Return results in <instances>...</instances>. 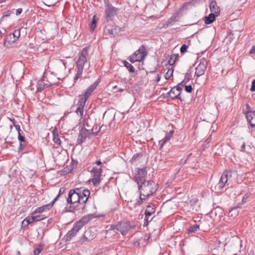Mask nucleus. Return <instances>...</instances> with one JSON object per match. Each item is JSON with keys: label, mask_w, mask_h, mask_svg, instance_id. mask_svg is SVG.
Instances as JSON below:
<instances>
[{"label": "nucleus", "mask_w": 255, "mask_h": 255, "mask_svg": "<svg viewBox=\"0 0 255 255\" xmlns=\"http://www.w3.org/2000/svg\"><path fill=\"white\" fill-rule=\"evenodd\" d=\"M88 47H86L79 53V58L76 62V69L77 73L74 78V83L81 77L85 63L87 61V57L88 55Z\"/></svg>", "instance_id": "obj_1"}, {"label": "nucleus", "mask_w": 255, "mask_h": 255, "mask_svg": "<svg viewBox=\"0 0 255 255\" xmlns=\"http://www.w3.org/2000/svg\"><path fill=\"white\" fill-rule=\"evenodd\" d=\"M139 194L149 197L157 190V184L152 180H147L138 185Z\"/></svg>", "instance_id": "obj_2"}, {"label": "nucleus", "mask_w": 255, "mask_h": 255, "mask_svg": "<svg viewBox=\"0 0 255 255\" xmlns=\"http://www.w3.org/2000/svg\"><path fill=\"white\" fill-rule=\"evenodd\" d=\"M92 219V215H88L83 217L78 221L76 222L74 224L73 228L67 234L66 236V240H71L77 234V232Z\"/></svg>", "instance_id": "obj_3"}, {"label": "nucleus", "mask_w": 255, "mask_h": 255, "mask_svg": "<svg viewBox=\"0 0 255 255\" xmlns=\"http://www.w3.org/2000/svg\"><path fill=\"white\" fill-rule=\"evenodd\" d=\"M78 191H79V190L78 189H76V188L74 189L70 190L67 198V202L68 204H77V205L69 207V211L72 212H75L76 210H81V209H79L81 202Z\"/></svg>", "instance_id": "obj_4"}, {"label": "nucleus", "mask_w": 255, "mask_h": 255, "mask_svg": "<svg viewBox=\"0 0 255 255\" xmlns=\"http://www.w3.org/2000/svg\"><path fill=\"white\" fill-rule=\"evenodd\" d=\"M147 54L145 46L142 45L138 50L129 56L128 59L132 63L137 61L140 62L144 60Z\"/></svg>", "instance_id": "obj_5"}, {"label": "nucleus", "mask_w": 255, "mask_h": 255, "mask_svg": "<svg viewBox=\"0 0 255 255\" xmlns=\"http://www.w3.org/2000/svg\"><path fill=\"white\" fill-rule=\"evenodd\" d=\"M76 189H78L79 190L78 193L81 202L79 209H81V211L82 212H85L86 208V203L89 198L90 191L87 189L82 188H76Z\"/></svg>", "instance_id": "obj_6"}, {"label": "nucleus", "mask_w": 255, "mask_h": 255, "mask_svg": "<svg viewBox=\"0 0 255 255\" xmlns=\"http://www.w3.org/2000/svg\"><path fill=\"white\" fill-rule=\"evenodd\" d=\"M105 19L107 21L112 20L117 14L119 9L111 4L108 0L105 1Z\"/></svg>", "instance_id": "obj_7"}, {"label": "nucleus", "mask_w": 255, "mask_h": 255, "mask_svg": "<svg viewBox=\"0 0 255 255\" xmlns=\"http://www.w3.org/2000/svg\"><path fill=\"white\" fill-rule=\"evenodd\" d=\"M121 30V28L117 25H108L104 29V35L111 37L117 35Z\"/></svg>", "instance_id": "obj_8"}, {"label": "nucleus", "mask_w": 255, "mask_h": 255, "mask_svg": "<svg viewBox=\"0 0 255 255\" xmlns=\"http://www.w3.org/2000/svg\"><path fill=\"white\" fill-rule=\"evenodd\" d=\"M228 180V173H223L220 179L219 182L214 187V189H212V190L216 193L221 192L222 189L225 185V184L227 183ZM212 188H213V187H212Z\"/></svg>", "instance_id": "obj_9"}, {"label": "nucleus", "mask_w": 255, "mask_h": 255, "mask_svg": "<svg viewBox=\"0 0 255 255\" xmlns=\"http://www.w3.org/2000/svg\"><path fill=\"white\" fill-rule=\"evenodd\" d=\"M117 231L120 232L122 235H126L131 227L129 222H119L117 224Z\"/></svg>", "instance_id": "obj_10"}, {"label": "nucleus", "mask_w": 255, "mask_h": 255, "mask_svg": "<svg viewBox=\"0 0 255 255\" xmlns=\"http://www.w3.org/2000/svg\"><path fill=\"white\" fill-rule=\"evenodd\" d=\"M207 62L206 59L204 58H202L199 64L196 68L195 75L197 78L204 74L207 68Z\"/></svg>", "instance_id": "obj_11"}, {"label": "nucleus", "mask_w": 255, "mask_h": 255, "mask_svg": "<svg viewBox=\"0 0 255 255\" xmlns=\"http://www.w3.org/2000/svg\"><path fill=\"white\" fill-rule=\"evenodd\" d=\"M58 200V197H56L49 204L42 206L37 208L34 211H33L31 215H34L37 213H42L44 212L49 211L53 207L55 202Z\"/></svg>", "instance_id": "obj_12"}, {"label": "nucleus", "mask_w": 255, "mask_h": 255, "mask_svg": "<svg viewBox=\"0 0 255 255\" xmlns=\"http://www.w3.org/2000/svg\"><path fill=\"white\" fill-rule=\"evenodd\" d=\"M45 218L46 217L44 215L28 216L22 222V224L23 226H27L31 223L38 222Z\"/></svg>", "instance_id": "obj_13"}, {"label": "nucleus", "mask_w": 255, "mask_h": 255, "mask_svg": "<svg viewBox=\"0 0 255 255\" xmlns=\"http://www.w3.org/2000/svg\"><path fill=\"white\" fill-rule=\"evenodd\" d=\"M146 175L147 171L145 168L138 169V172L134 177L138 185H140L141 183L146 181L145 180Z\"/></svg>", "instance_id": "obj_14"}, {"label": "nucleus", "mask_w": 255, "mask_h": 255, "mask_svg": "<svg viewBox=\"0 0 255 255\" xmlns=\"http://www.w3.org/2000/svg\"><path fill=\"white\" fill-rule=\"evenodd\" d=\"M93 173V177L92 179V181L94 185L99 184L101 180V176L102 169L98 168L97 167H93L91 171Z\"/></svg>", "instance_id": "obj_15"}, {"label": "nucleus", "mask_w": 255, "mask_h": 255, "mask_svg": "<svg viewBox=\"0 0 255 255\" xmlns=\"http://www.w3.org/2000/svg\"><path fill=\"white\" fill-rule=\"evenodd\" d=\"M90 134L89 130L85 128H82L80 130L77 139V143L79 144H82L86 140V138Z\"/></svg>", "instance_id": "obj_16"}, {"label": "nucleus", "mask_w": 255, "mask_h": 255, "mask_svg": "<svg viewBox=\"0 0 255 255\" xmlns=\"http://www.w3.org/2000/svg\"><path fill=\"white\" fill-rule=\"evenodd\" d=\"M99 84V81L97 80L92 85L89 87L81 95L87 99H88L92 95L94 91L97 88Z\"/></svg>", "instance_id": "obj_17"}, {"label": "nucleus", "mask_w": 255, "mask_h": 255, "mask_svg": "<svg viewBox=\"0 0 255 255\" xmlns=\"http://www.w3.org/2000/svg\"><path fill=\"white\" fill-rule=\"evenodd\" d=\"M246 118L252 128L255 127V111H247L246 113Z\"/></svg>", "instance_id": "obj_18"}, {"label": "nucleus", "mask_w": 255, "mask_h": 255, "mask_svg": "<svg viewBox=\"0 0 255 255\" xmlns=\"http://www.w3.org/2000/svg\"><path fill=\"white\" fill-rule=\"evenodd\" d=\"M18 140L19 141V145L18 147V151H22L27 145V142L25 137L23 133L18 134Z\"/></svg>", "instance_id": "obj_19"}, {"label": "nucleus", "mask_w": 255, "mask_h": 255, "mask_svg": "<svg viewBox=\"0 0 255 255\" xmlns=\"http://www.w3.org/2000/svg\"><path fill=\"white\" fill-rule=\"evenodd\" d=\"M210 9L211 13H214L218 16L220 13V8L218 6L217 2L215 0H212L210 4Z\"/></svg>", "instance_id": "obj_20"}, {"label": "nucleus", "mask_w": 255, "mask_h": 255, "mask_svg": "<svg viewBox=\"0 0 255 255\" xmlns=\"http://www.w3.org/2000/svg\"><path fill=\"white\" fill-rule=\"evenodd\" d=\"M174 131L173 130H170L169 132H168L164 138L162 140L159 141V144L160 145V149H161L163 146L164 144L169 141L171 137L172 136Z\"/></svg>", "instance_id": "obj_21"}, {"label": "nucleus", "mask_w": 255, "mask_h": 255, "mask_svg": "<svg viewBox=\"0 0 255 255\" xmlns=\"http://www.w3.org/2000/svg\"><path fill=\"white\" fill-rule=\"evenodd\" d=\"M181 16L182 15L180 11H177L168 19V22L172 25L173 22L178 21Z\"/></svg>", "instance_id": "obj_22"}, {"label": "nucleus", "mask_w": 255, "mask_h": 255, "mask_svg": "<svg viewBox=\"0 0 255 255\" xmlns=\"http://www.w3.org/2000/svg\"><path fill=\"white\" fill-rule=\"evenodd\" d=\"M216 15L214 13H210L208 16L205 17L204 21L206 24L213 23L216 19Z\"/></svg>", "instance_id": "obj_23"}, {"label": "nucleus", "mask_w": 255, "mask_h": 255, "mask_svg": "<svg viewBox=\"0 0 255 255\" xmlns=\"http://www.w3.org/2000/svg\"><path fill=\"white\" fill-rule=\"evenodd\" d=\"M241 207L239 206L233 207L229 211V216L232 217H236L239 214V209Z\"/></svg>", "instance_id": "obj_24"}, {"label": "nucleus", "mask_w": 255, "mask_h": 255, "mask_svg": "<svg viewBox=\"0 0 255 255\" xmlns=\"http://www.w3.org/2000/svg\"><path fill=\"white\" fill-rule=\"evenodd\" d=\"M175 90V88H172L170 90L171 94V99L174 100L175 99H177L182 100V98L180 95V92L179 93H177Z\"/></svg>", "instance_id": "obj_25"}, {"label": "nucleus", "mask_w": 255, "mask_h": 255, "mask_svg": "<svg viewBox=\"0 0 255 255\" xmlns=\"http://www.w3.org/2000/svg\"><path fill=\"white\" fill-rule=\"evenodd\" d=\"M155 208L151 206L150 205H148L146 207V209L145 211V216H150L155 212Z\"/></svg>", "instance_id": "obj_26"}, {"label": "nucleus", "mask_w": 255, "mask_h": 255, "mask_svg": "<svg viewBox=\"0 0 255 255\" xmlns=\"http://www.w3.org/2000/svg\"><path fill=\"white\" fill-rule=\"evenodd\" d=\"M200 225L195 224L190 226L187 230V233L190 234L195 233L197 230H199Z\"/></svg>", "instance_id": "obj_27"}, {"label": "nucleus", "mask_w": 255, "mask_h": 255, "mask_svg": "<svg viewBox=\"0 0 255 255\" xmlns=\"http://www.w3.org/2000/svg\"><path fill=\"white\" fill-rule=\"evenodd\" d=\"M123 63L124 66L128 69L130 72L134 73L135 72V69L133 66L128 61H124Z\"/></svg>", "instance_id": "obj_28"}, {"label": "nucleus", "mask_w": 255, "mask_h": 255, "mask_svg": "<svg viewBox=\"0 0 255 255\" xmlns=\"http://www.w3.org/2000/svg\"><path fill=\"white\" fill-rule=\"evenodd\" d=\"M178 54H172L170 56V58L168 61V64L170 65V66L173 65L175 63L176 59L178 58Z\"/></svg>", "instance_id": "obj_29"}, {"label": "nucleus", "mask_w": 255, "mask_h": 255, "mask_svg": "<svg viewBox=\"0 0 255 255\" xmlns=\"http://www.w3.org/2000/svg\"><path fill=\"white\" fill-rule=\"evenodd\" d=\"M79 97L80 98L78 101V106H80V107H85L86 102L88 99L82 96L81 95H80Z\"/></svg>", "instance_id": "obj_30"}, {"label": "nucleus", "mask_w": 255, "mask_h": 255, "mask_svg": "<svg viewBox=\"0 0 255 255\" xmlns=\"http://www.w3.org/2000/svg\"><path fill=\"white\" fill-rule=\"evenodd\" d=\"M96 15H95L93 16L92 21L90 23V28L91 31H94L95 28L97 26V19H96Z\"/></svg>", "instance_id": "obj_31"}, {"label": "nucleus", "mask_w": 255, "mask_h": 255, "mask_svg": "<svg viewBox=\"0 0 255 255\" xmlns=\"http://www.w3.org/2000/svg\"><path fill=\"white\" fill-rule=\"evenodd\" d=\"M89 234V232H85V233H84V235H83V236L81 238V239L80 240V241H79V243H80V244H83L87 241H88L90 240L89 239H88V238L87 237V235Z\"/></svg>", "instance_id": "obj_32"}, {"label": "nucleus", "mask_w": 255, "mask_h": 255, "mask_svg": "<svg viewBox=\"0 0 255 255\" xmlns=\"http://www.w3.org/2000/svg\"><path fill=\"white\" fill-rule=\"evenodd\" d=\"M143 195L139 194V198L138 201L135 203V206H139L142 204L143 201H145L148 197H145V198H142Z\"/></svg>", "instance_id": "obj_33"}, {"label": "nucleus", "mask_w": 255, "mask_h": 255, "mask_svg": "<svg viewBox=\"0 0 255 255\" xmlns=\"http://www.w3.org/2000/svg\"><path fill=\"white\" fill-rule=\"evenodd\" d=\"M173 69L172 67L171 69H169L168 71L166 73L165 75V78L166 79H169L170 77L173 75Z\"/></svg>", "instance_id": "obj_34"}, {"label": "nucleus", "mask_w": 255, "mask_h": 255, "mask_svg": "<svg viewBox=\"0 0 255 255\" xmlns=\"http://www.w3.org/2000/svg\"><path fill=\"white\" fill-rule=\"evenodd\" d=\"M53 141L56 143L57 144L58 146H61V139L59 137V135H57V136H53Z\"/></svg>", "instance_id": "obj_35"}, {"label": "nucleus", "mask_w": 255, "mask_h": 255, "mask_svg": "<svg viewBox=\"0 0 255 255\" xmlns=\"http://www.w3.org/2000/svg\"><path fill=\"white\" fill-rule=\"evenodd\" d=\"M78 106V107L77 108L76 112L77 113V114H80V116L82 118L83 116L84 107H80V106Z\"/></svg>", "instance_id": "obj_36"}, {"label": "nucleus", "mask_w": 255, "mask_h": 255, "mask_svg": "<svg viewBox=\"0 0 255 255\" xmlns=\"http://www.w3.org/2000/svg\"><path fill=\"white\" fill-rule=\"evenodd\" d=\"M73 167H72L71 165H70L69 167H68V166H67L66 167L64 168L63 172L65 174L70 173L73 170Z\"/></svg>", "instance_id": "obj_37"}, {"label": "nucleus", "mask_w": 255, "mask_h": 255, "mask_svg": "<svg viewBox=\"0 0 255 255\" xmlns=\"http://www.w3.org/2000/svg\"><path fill=\"white\" fill-rule=\"evenodd\" d=\"M150 216H145L143 226H147L148 223L152 220V218H150Z\"/></svg>", "instance_id": "obj_38"}, {"label": "nucleus", "mask_w": 255, "mask_h": 255, "mask_svg": "<svg viewBox=\"0 0 255 255\" xmlns=\"http://www.w3.org/2000/svg\"><path fill=\"white\" fill-rule=\"evenodd\" d=\"M13 37L15 38V39H17L20 36V30L19 29H16L14 31V32L12 33Z\"/></svg>", "instance_id": "obj_39"}, {"label": "nucleus", "mask_w": 255, "mask_h": 255, "mask_svg": "<svg viewBox=\"0 0 255 255\" xmlns=\"http://www.w3.org/2000/svg\"><path fill=\"white\" fill-rule=\"evenodd\" d=\"M45 86L46 87H48V86H47L46 84H39L37 87V92H41L42 90L44 89Z\"/></svg>", "instance_id": "obj_40"}, {"label": "nucleus", "mask_w": 255, "mask_h": 255, "mask_svg": "<svg viewBox=\"0 0 255 255\" xmlns=\"http://www.w3.org/2000/svg\"><path fill=\"white\" fill-rule=\"evenodd\" d=\"M183 86H181V85H179V83L176 85V86H174L173 87V88H175V90L177 92V93L180 92V94H181V91L182 90Z\"/></svg>", "instance_id": "obj_41"}, {"label": "nucleus", "mask_w": 255, "mask_h": 255, "mask_svg": "<svg viewBox=\"0 0 255 255\" xmlns=\"http://www.w3.org/2000/svg\"><path fill=\"white\" fill-rule=\"evenodd\" d=\"M188 46L186 44H183L181 46L180 51L181 53H185L187 49Z\"/></svg>", "instance_id": "obj_42"}, {"label": "nucleus", "mask_w": 255, "mask_h": 255, "mask_svg": "<svg viewBox=\"0 0 255 255\" xmlns=\"http://www.w3.org/2000/svg\"><path fill=\"white\" fill-rule=\"evenodd\" d=\"M190 80L189 78H185L181 82L179 83V85H181V86H186L185 84Z\"/></svg>", "instance_id": "obj_43"}, {"label": "nucleus", "mask_w": 255, "mask_h": 255, "mask_svg": "<svg viewBox=\"0 0 255 255\" xmlns=\"http://www.w3.org/2000/svg\"><path fill=\"white\" fill-rule=\"evenodd\" d=\"M140 155H141V154L139 153H136L134 154L132 157L131 158L130 161L132 162H135Z\"/></svg>", "instance_id": "obj_44"}, {"label": "nucleus", "mask_w": 255, "mask_h": 255, "mask_svg": "<svg viewBox=\"0 0 255 255\" xmlns=\"http://www.w3.org/2000/svg\"><path fill=\"white\" fill-rule=\"evenodd\" d=\"M42 247H39V248L35 249L33 252L34 255H38L42 251Z\"/></svg>", "instance_id": "obj_45"}, {"label": "nucleus", "mask_w": 255, "mask_h": 255, "mask_svg": "<svg viewBox=\"0 0 255 255\" xmlns=\"http://www.w3.org/2000/svg\"><path fill=\"white\" fill-rule=\"evenodd\" d=\"M185 90L187 93H191L192 91V87L191 85L185 86Z\"/></svg>", "instance_id": "obj_46"}, {"label": "nucleus", "mask_w": 255, "mask_h": 255, "mask_svg": "<svg viewBox=\"0 0 255 255\" xmlns=\"http://www.w3.org/2000/svg\"><path fill=\"white\" fill-rule=\"evenodd\" d=\"M13 126L15 127V129L17 131L18 134L23 133V131L20 129V127L19 125H18L16 124L15 126Z\"/></svg>", "instance_id": "obj_47"}, {"label": "nucleus", "mask_w": 255, "mask_h": 255, "mask_svg": "<svg viewBox=\"0 0 255 255\" xmlns=\"http://www.w3.org/2000/svg\"><path fill=\"white\" fill-rule=\"evenodd\" d=\"M13 12L12 10H8L5 12L3 15V17H8Z\"/></svg>", "instance_id": "obj_48"}, {"label": "nucleus", "mask_w": 255, "mask_h": 255, "mask_svg": "<svg viewBox=\"0 0 255 255\" xmlns=\"http://www.w3.org/2000/svg\"><path fill=\"white\" fill-rule=\"evenodd\" d=\"M250 90L252 92L255 91V79H254L252 83L251 87L250 88Z\"/></svg>", "instance_id": "obj_49"}, {"label": "nucleus", "mask_w": 255, "mask_h": 255, "mask_svg": "<svg viewBox=\"0 0 255 255\" xmlns=\"http://www.w3.org/2000/svg\"><path fill=\"white\" fill-rule=\"evenodd\" d=\"M53 136H57L59 135L58 130L57 128H55L52 131Z\"/></svg>", "instance_id": "obj_50"}, {"label": "nucleus", "mask_w": 255, "mask_h": 255, "mask_svg": "<svg viewBox=\"0 0 255 255\" xmlns=\"http://www.w3.org/2000/svg\"><path fill=\"white\" fill-rule=\"evenodd\" d=\"M115 230L117 231V224L116 225H111L109 230Z\"/></svg>", "instance_id": "obj_51"}, {"label": "nucleus", "mask_w": 255, "mask_h": 255, "mask_svg": "<svg viewBox=\"0 0 255 255\" xmlns=\"http://www.w3.org/2000/svg\"><path fill=\"white\" fill-rule=\"evenodd\" d=\"M169 25H172V24H171L170 23H169L168 22V20H167L166 21H165L164 23H163V26L162 27H164V28H167L168 27Z\"/></svg>", "instance_id": "obj_52"}, {"label": "nucleus", "mask_w": 255, "mask_h": 255, "mask_svg": "<svg viewBox=\"0 0 255 255\" xmlns=\"http://www.w3.org/2000/svg\"><path fill=\"white\" fill-rule=\"evenodd\" d=\"M248 197H249V195H248L247 194H245V195L244 196V197H243L242 202H243V203H245V202H246L247 200L248 199Z\"/></svg>", "instance_id": "obj_53"}, {"label": "nucleus", "mask_w": 255, "mask_h": 255, "mask_svg": "<svg viewBox=\"0 0 255 255\" xmlns=\"http://www.w3.org/2000/svg\"><path fill=\"white\" fill-rule=\"evenodd\" d=\"M223 173H228V180H229L230 179V178H231L232 177V172L231 171H224Z\"/></svg>", "instance_id": "obj_54"}, {"label": "nucleus", "mask_w": 255, "mask_h": 255, "mask_svg": "<svg viewBox=\"0 0 255 255\" xmlns=\"http://www.w3.org/2000/svg\"><path fill=\"white\" fill-rule=\"evenodd\" d=\"M64 192V189L63 188H61L59 190V194L58 195L56 196V197H58V198H59V197L62 195L63 193Z\"/></svg>", "instance_id": "obj_55"}, {"label": "nucleus", "mask_w": 255, "mask_h": 255, "mask_svg": "<svg viewBox=\"0 0 255 255\" xmlns=\"http://www.w3.org/2000/svg\"><path fill=\"white\" fill-rule=\"evenodd\" d=\"M22 11V9L21 8H19L16 9L15 14L16 15H18L21 13Z\"/></svg>", "instance_id": "obj_56"}, {"label": "nucleus", "mask_w": 255, "mask_h": 255, "mask_svg": "<svg viewBox=\"0 0 255 255\" xmlns=\"http://www.w3.org/2000/svg\"><path fill=\"white\" fill-rule=\"evenodd\" d=\"M8 119L12 123L13 126H15L16 125V121L15 119L13 118H8Z\"/></svg>", "instance_id": "obj_57"}, {"label": "nucleus", "mask_w": 255, "mask_h": 255, "mask_svg": "<svg viewBox=\"0 0 255 255\" xmlns=\"http://www.w3.org/2000/svg\"><path fill=\"white\" fill-rule=\"evenodd\" d=\"M192 155V153H190V154H188L187 155V158L185 160H184V161L182 162V161H181V163H183V164H184L186 162V161L189 159V157L190 156H191Z\"/></svg>", "instance_id": "obj_58"}, {"label": "nucleus", "mask_w": 255, "mask_h": 255, "mask_svg": "<svg viewBox=\"0 0 255 255\" xmlns=\"http://www.w3.org/2000/svg\"><path fill=\"white\" fill-rule=\"evenodd\" d=\"M113 89L114 90V89H117V90L116 91H119V92H122L124 91V89H122V88H119L117 87V86H115L114 87H113Z\"/></svg>", "instance_id": "obj_59"}, {"label": "nucleus", "mask_w": 255, "mask_h": 255, "mask_svg": "<svg viewBox=\"0 0 255 255\" xmlns=\"http://www.w3.org/2000/svg\"><path fill=\"white\" fill-rule=\"evenodd\" d=\"M164 97L166 98L170 97L171 99V94L170 93V91L167 92L164 95Z\"/></svg>", "instance_id": "obj_60"}, {"label": "nucleus", "mask_w": 255, "mask_h": 255, "mask_svg": "<svg viewBox=\"0 0 255 255\" xmlns=\"http://www.w3.org/2000/svg\"><path fill=\"white\" fill-rule=\"evenodd\" d=\"M245 147H246L245 143L244 142L241 147V151H244L245 149Z\"/></svg>", "instance_id": "obj_61"}, {"label": "nucleus", "mask_w": 255, "mask_h": 255, "mask_svg": "<svg viewBox=\"0 0 255 255\" xmlns=\"http://www.w3.org/2000/svg\"><path fill=\"white\" fill-rule=\"evenodd\" d=\"M211 136L210 135L209 137L205 141V144H208L211 141Z\"/></svg>", "instance_id": "obj_62"}, {"label": "nucleus", "mask_w": 255, "mask_h": 255, "mask_svg": "<svg viewBox=\"0 0 255 255\" xmlns=\"http://www.w3.org/2000/svg\"><path fill=\"white\" fill-rule=\"evenodd\" d=\"M95 164H96L98 165H101L102 164V162L100 160H98L95 162Z\"/></svg>", "instance_id": "obj_63"}, {"label": "nucleus", "mask_w": 255, "mask_h": 255, "mask_svg": "<svg viewBox=\"0 0 255 255\" xmlns=\"http://www.w3.org/2000/svg\"><path fill=\"white\" fill-rule=\"evenodd\" d=\"M250 53H255V46H254V47H253V48H252V49L250 50Z\"/></svg>", "instance_id": "obj_64"}]
</instances>
